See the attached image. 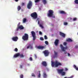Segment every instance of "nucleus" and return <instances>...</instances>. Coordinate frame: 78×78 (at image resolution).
Segmentation results:
<instances>
[{
  "mask_svg": "<svg viewBox=\"0 0 78 78\" xmlns=\"http://www.w3.org/2000/svg\"><path fill=\"white\" fill-rule=\"evenodd\" d=\"M78 46L76 45V46H75V48H78Z\"/></svg>",
  "mask_w": 78,
  "mask_h": 78,
  "instance_id": "obj_45",
  "label": "nucleus"
},
{
  "mask_svg": "<svg viewBox=\"0 0 78 78\" xmlns=\"http://www.w3.org/2000/svg\"><path fill=\"white\" fill-rule=\"evenodd\" d=\"M39 26L40 27L42 28H44V27H43V26L41 24H40Z\"/></svg>",
  "mask_w": 78,
  "mask_h": 78,
  "instance_id": "obj_33",
  "label": "nucleus"
},
{
  "mask_svg": "<svg viewBox=\"0 0 78 78\" xmlns=\"http://www.w3.org/2000/svg\"><path fill=\"white\" fill-rule=\"evenodd\" d=\"M73 76H71L70 77H69V78H73Z\"/></svg>",
  "mask_w": 78,
  "mask_h": 78,
  "instance_id": "obj_49",
  "label": "nucleus"
},
{
  "mask_svg": "<svg viewBox=\"0 0 78 78\" xmlns=\"http://www.w3.org/2000/svg\"><path fill=\"white\" fill-rule=\"evenodd\" d=\"M51 26L53 27V26H54V24H52Z\"/></svg>",
  "mask_w": 78,
  "mask_h": 78,
  "instance_id": "obj_55",
  "label": "nucleus"
},
{
  "mask_svg": "<svg viewBox=\"0 0 78 78\" xmlns=\"http://www.w3.org/2000/svg\"><path fill=\"white\" fill-rule=\"evenodd\" d=\"M64 78H69V77L68 78H67L66 77H65Z\"/></svg>",
  "mask_w": 78,
  "mask_h": 78,
  "instance_id": "obj_56",
  "label": "nucleus"
},
{
  "mask_svg": "<svg viewBox=\"0 0 78 78\" xmlns=\"http://www.w3.org/2000/svg\"><path fill=\"white\" fill-rule=\"evenodd\" d=\"M55 55H54V58H57L58 57V53L56 51H54Z\"/></svg>",
  "mask_w": 78,
  "mask_h": 78,
  "instance_id": "obj_14",
  "label": "nucleus"
},
{
  "mask_svg": "<svg viewBox=\"0 0 78 78\" xmlns=\"http://www.w3.org/2000/svg\"><path fill=\"white\" fill-rule=\"evenodd\" d=\"M60 35L62 36V37H64L66 36V34L62 32H60Z\"/></svg>",
  "mask_w": 78,
  "mask_h": 78,
  "instance_id": "obj_16",
  "label": "nucleus"
},
{
  "mask_svg": "<svg viewBox=\"0 0 78 78\" xmlns=\"http://www.w3.org/2000/svg\"><path fill=\"white\" fill-rule=\"evenodd\" d=\"M41 0H35V3H37L39 2Z\"/></svg>",
  "mask_w": 78,
  "mask_h": 78,
  "instance_id": "obj_29",
  "label": "nucleus"
},
{
  "mask_svg": "<svg viewBox=\"0 0 78 78\" xmlns=\"http://www.w3.org/2000/svg\"><path fill=\"white\" fill-rule=\"evenodd\" d=\"M59 42V40L58 39H56L55 41L54 42V44L56 46H57L58 45V43Z\"/></svg>",
  "mask_w": 78,
  "mask_h": 78,
  "instance_id": "obj_11",
  "label": "nucleus"
},
{
  "mask_svg": "<svg viewBox=\"0 0 78 78\" xmlns=\"http://www.w3.org/2000/svg\"><path fill=\"white\" fill-rule=\"evenodd\" d=\"M31 16L34 19H36L37 18V14L36 12H34L31 14Z\"/></svg>",
  "mask_w": 78,
  "mask_h": 78,
  "instance_id": "obj_3",
  "label": "nucleus"
},
{
  "mask_svg": "<svg viewBox=\"0 0 78 78\" xmlns=\"http://www.w3.org/2000/svg\"><path fill=\"white\" fill-rule=\"evenodd\" d=\"M19 0H15V2H17Z\"/></svg>",
  "mask_w": 78,
  "mask_h": 78,
  "instance_id": "obj_53",
  "label": "nucleus"
},
{
  "mask_svg": "<svg viewBox=\"0 0 78 78\" xmlns=\"http://www.w3.org/2000/svg\"><path fill=\"white\" fill-rule=\"evenodd\" d=\"M25 5V3H22V6H24Z\"/></svg>",
  "mask_w": 78,
  "mask_h": 78,
  "instance_id": "obj_46",
  "label": "nucleus"
},
{
  "mask_svg": "<svg viewBox=\"0 0 78 78\" xmlns=\"http://www.w3.org/2000/svg\"><path fill=\"white\" fill-rule=\"evenodd\" d=\"M42 2L44 5H45V4H47V3L46 0H43Z\"/></svg>",
  "mask_w": 78,
  "mask_h": 78,
  "instance_id": "obj_21",
  "label": "nucleus"
},
{
  "mask_svg": "<svg viewBox=\"0 0 78 78\" xmlns=\"http://www.w3.org/2000/svg\"><path fill=\"white\" fill-rule=\"evenodd\" d=\"M73 67H74V68L75 69H76V70H78V68H77L76 67V65H73Z\"/></svg>",
  "mask_w": 78,
  "mask_h": 78,
  "instance_id": "obj_22",
  "label": "nucleus"
},
{
  "mask_svg": "<svg viewBox=\"0 0 78 78\" xmlns=\"http://www.w3.org/2000/svg\"><path fill=\"white\" fill-rule=\"evenodd\" d=\"M17 9H18V11H20V9H21V7H20V6H18L17 7Z\"/></svg>",
  "mask_w": 78,
  "mask_h": 78,
  "instance_id": "obj_25",
  "label": "nucleus"
},
{
  "mask_svg": "<svg viewBox=\"0 0 78 78\" xmlns=\"http://www.w3.org/2000/svg\"><path fill=\"white\" fill-rule=\"evenodd\" d=\"M44 38L45 39H47L48 38H47V36L45 35L44 36Z\"/></svg>",
  "mask_w": 78,
  "mask_h": 78,
  "instance_id": "obj_37",
  "label": "nucleus"
},
{
  "mask_svg": "<svg viewBox=\"0 0 78 78\" xmlns=\"http://www.w3.org/2000/svg\"><path fill=\"white\" fill-rule=\"evenodd\" d=\"M42 65L43 66H44L45 67H46L47 65V62H46L43 61L41 63Z\"/></svg>",
  "mask_w": 78,
  "mask_h": 78,
  "instance_id": "obj_12",
  "label": "nucleus"
},
{
  "mask_svg": "<svg viewBox=\"0 0 78 78\" xmlns=\"http://www.w3.org/2000/svg\"><path fill=\"white\" fill-rule=\"evenodd\" d=\"M19 29H20L19 27H18L17 28H16V31H18Z\"/></svg>",
  "mask_w": 78,
  "mask_h": 78,
  "instance_id": "obj_40",
  "label": "nucleus"
},
{
  "mask_svg": "<svg viewBox=\"0 0 78 78\" xmlns=\"http://www.w3.org/2000/svg\"><path fill=\"white\" fill-rule=\"evenodd\" d=\"M38 19H39L38 18V19H37V20H38Z\"/></svg>",
  "mask_w": 78,
  "mask_h": 78,
  "instance_id": "obj_57",
  "label": "nucleus"
},
{
  "mask_svg": "<svg viewBox=\"0 0 78 78\" xmlns=\"http://www.w3.org/2000/svg\"><path fill=\"white\" fill-rule=\"evenodd\" d=\"M43 76L44 78H47V75L46 74V73L45 72H44L43 73Z\"/></svg>",
  "mask_w": 78,
  "mask_h": 78,
  "instance_id": "obj_18",
  "label": "nucleus"
},
{
  "mask_svg": "<svg viewBox=\"0 0 78 78\" xmlns=\"http://www.w3.org/2000/svg\"><path fill=\"white\" fill-rule=\"evenodd\" d=\"M45 43L46 45H48V42L47 41H45Z\"/></svg>",
  "mask_w": 78,
  "mask_h": 78,
  "instance_id": "obj_30",
  "label": "nucleus"
},
{
  "mask_svg": "<svg viewBox=\"0 0 78 78\" xmlns=\"http://www.w3.org/2000/svg\"><path fill=\"white\" fill-rule=\"evenodd\" d=\"M60 13L62 14H66V12L64 11H60Z\"/></svg>",
  "mask_w": 78,
  "mask_h": 78,
  "instance_id": "obj_17",
  "label": "nucleus"
},
{
  "mask_svg": "<svg viewBox=\"0 0 78 78\" xmlns=\"http://www.w3.org/2000/svg\"><path fill=\"white\" fill-rule=\"evenodd\" d=\"M60 47L61 48L62 51H65V50H67V47H66L64 48V47H63V46H62V44H60Z\"/></svg>",
  "mask_w": 78,
  "mask_h": 78,
  "instance_id": "obj_8",
  "label": "nucleus"
},
{
  "mask_svg": "<svg viewBox=\"0 0 78 78\" xmlns=\"http://www.w3.org/2000/svg\"><path fill=\"white\" fill-rule=\"evenodd\" d=\"M73 41V40H72L70 38H68L67 40V42H71Z\"/></svg>",
  "mask_w": 78,
  "mask_h": 78,
  "instance_id": "obj_19",
  "label": "nucleus"
},
{
  "mask_svg": "<svg viewBox=\"0 0 78 78\" xmlns=\"http://www.w3.org/2000/svg\"><path fill=\"white\" fill-rule=\"evenodd\" d=\"M41 71H39V74L38 75V78H40V77H41Z\"/></svg>",
  "mask_w": 78,
  "mask_h": 78,
  "instance_id": "obj_26",
  "label": "nucleus"
},
{
  "mask_svg": "<svg viewBox=\"0 0 78 78\" xmlns=\"http://www.w3.org/2000/svg\"><path fill=\"white\" fill-rule=\"evenodd\" d=\"M20 78H23V74H21L20 75Z\"/></svg>",
  "mask_w": 78,
  "mask_h": 78,
  "instance_id": "obj_32",
  "label": "nucleus"
},
{
  "mask_svg": "<svg viewBox=\"0 0 78 78\" xmlns=\"http://www.w3.org/2000/svg\"><path fill=\"white\" fill-rule=\"evenodd\" d=\"M30 47L31 49H33V46H31L30 44Z\"/></svg>",
  "mask_w": 78,
  "mask_h": 78,
  "instance_id": "obj_39",
  "label": "nucleus"
},
{
  "mask_svg": "<svg viewBox=\"0 0 78 78\" xmlns=\"http://www.w3.org/2000/svg\"><path fill=\"white\" fill-rule=\"evenodd\" d=\"M31 34L33 37V40L35 41L36 40V33L34 31H32L31 32Z\"/></svg>",
  "mask_w": 78,
  "mask_h": 78,
  "instance_id": "obj_7",
  "label": "nucleus"
},
{
  "mask_svg": "<svg viewBox=\"0 0 78 78\" xmlns=\"http://www.w3.org/2000/svg\"><path fill=\"white\" fill-rule=\"evenodd\" d=\"M37 48L38 49H44V48H45V47L42 46H37Z\"/></svg>",
  "mask_w": 78,
  "mask_h": 78,
  "instance_id": "obj_13",
  "label": "nucleus"
},
{
  "mask_svg": "<svg viewBox=\"0 0 78 78\" xmlns=\"http://www.w3.org/2000/svg\"><path fill=\"white\" fill-rule=\"evenodd\" d=\"M32 57H30V61H32Z\"/></svg>",
  "mask_w": 78,
  "mask_h": 78,
  "instance_id": "obj_44",
  "label": "nucleus"
},
{
  "mask_svg": "<svg viewBox=\"0 0 78 78\" xmlns=\"http://www.w3.org/2000/svg\"><path fill=\"white\" fill-rule=\"evenodd\" d=\"M70 54L69 53H68V56H70Z\"/></svg>",
  "mask_w": 78,
  "mask_h": 78,
  "instance_id": "obj_51",
  "label": "nucleus"
},
{
  "mask_svg": "<svg viewBox=\"0 0 78 78\" xmlns=\"http://www.w3.org/2000/svg\"><path fill=\"white\" fill-rule=\"evenodd\" d=\"M43 53H44L45 56H48L49 53V52H48V51L45 50L43 51Z\"/></svg>",
  "mask_w": 78,
  "mask_h": 78,
  "instance_id": "obj_9",
  "label": "nucleus"
},
{
  "mask_svg": "<svg viewBox=\"0 0 78 78\" xmlns=\"http://www.w3.org/2000/svg\"><path fill=\"white\" fill-rule=\"evenodd\" d=\"M77 20V18H73V21H75Z\"/></svg>",
  "mask_w": 78,
  "mask_h": 78,
  "instance_id": "obj_34",
  "label": "nucleus"
},
{
  "mask_svg": "<svg viewBox=\"0 0 78 78\" xmlns=\"http://www.w3.org/2000/svg\"><path fill=\"white\" fill-rule=\"evenodd\" d=\"M22 39L23 41H28V35L27 34H25L22 37Z\"/></svg>",
  "mask_w": 78,
  "mask_h": 78,
  "instance_id": "obj_4",
  "label": "nucleus"
},
{
  "mask_svg": "<svg viewBox=\"0 0 78 78\" xmlns=\"http://www.w3.org/2000/svg\"><path fill=\"white\" fill-rule=\"evenodd\" d=\"M63 45L65 46L67 45V43L64 42L63 43Z\"/></svg>",
  "mask_w": 78,
  "mask_h": 78,
  "instance_id": "obj_38",
  "label": "nucleus"
},
{
  "mask_svg": "<svg viewBox=\"0 0 78 78\" xmlns=\"http://www.w3.org/2000/svg\"><path fill=\"white\" fill-rule=\"evenodd\" d=\"M19 27L20 30H23L24 29V27H23V26L22 25H21Z\"/></svg>",
  "mask_w": 78,
  "mask_h": 78,
  "instance_id": "obj_20",
  "label": "nucleus"
},
{
  "mask_svg": "<svg viewBox=\"0 0 78 78\" xmlns=\"http://www.w3.org/2000/svg\"><path fill=\"white\" fill-rule=\"evenodd\" d=\"M14 51H15L17 52V51H18V49H17V48H16L15 50H14Z\"/></svg>",
  "mask_w": 78,
  "mask_h": 78,
  "instance_id": "obj_31",
  "label": "nucleus"
},
{
  "mask_svg": "<svg viewBox=\"0 0 78 78\" xmlns=\"http://www.w3.org/2000/svg\"><path fill=\"white\" fill-rule=\"evenodd\" d=\"M77 34H78V33H77Z\"/></svg>",
  "mask_w": 78,
  "mask_h": 78,
  "instance_id": "obj_58",
  "label": "nucleus"
},
{
  "mask_svg": "<svg viewBox=\"0 0 78 78\" xmlns=\"http://www.w3.org/2000/svg\"><path fill=\"white\" fill-rule=\"evenodd\" d=\"M20 69H22V66L20 65Z\"/></svg>",
  "mask_w": 78,
  "mask_h": 78,
  "instance_id": "obj_47",
  "label": "nucleus"
},
{
  "mask_svg": "<svg viewBox=\"0 0 78 78\" xmlns=\"http://www.w3.org/2000/svg\"><path fill=\"white\" fill-rule=\"evenodd\" d=\"M19 56H20V58H23V57H24V55L22 54H20V55H19Z\"/></svg>",
  "mask_w": 78,
  "mask_h": 78,
  "instance_id": "obj_23",
  "label": "nucleus"
},
{
  "mask_svg": "<svg viewBox=\"0 0 78 78\" xmlns=\"http://www.w3.org/2000/svg\"><path fill=\"white\" fill-rule=\"evenodd\" d=\"M64 51V54H66L67 53V52L66 51Z\"/></svg>",
  "mask_w": 78,
  "mask_h": 78,
  "instance_id": "obj_48",
  "label": "nucleus"
},
{
  "mask_svg": "<svg viewBox=\"0 0 78 78\" xmlns=\"http://www.w3.org/2000/svg\"><path fill=\"white\" fill-rule=\"evenodd\" d=\"M18 39L19 38L17 37H14L12 38V41H14L15 42L17 41Z\"/></svg>",
  "mask_w": 78,
  "mask_h": 78,
  "instance_id": "obj_10",
  "label": "nucleus"
},
{
  "mask_svg": "<svg viewBox=\"0 0 78 78\" xmlns=\"http://www.w3.org/2000/svg\"><path fill=\"white\" fill-rule=\"evenodd\" d=\"M33 5V3H32V2L31 1H30L27 4V7L28 9H30L32 7V5Z\"/></svg>",
  "mask_w": 78,
  "mask_h": 78,
  "instance_id": "obj_6",
  "label": "nucleus"
},
{
  "mask_svg": "<svg viewBox=\"0 0 78 78\" xmlns=\"http://www.w3.org/2000/svg\"><path fill=\"white\" fill-rule=\"evenodd\" d=\"M53 10H50L48 11V13H47V16L49 17H52L53 18H55V16L53 15Z\"/></svg>",
  "mask_w": 78,
  "mask_h": 78,
  "instance_id": "obj_2",
  "label": "nucleus"
},
{
  "mask_svg": "<svg viewBox=\"0 0 78 78\" xmlns=\"http://www.w3.org/2000/svg\"><path fill=\"white\" fill-rule=\"evenodd\" d=\"M20 23H19L18 24L17 27H19L20 26Z\"/></svg>",
  "mask_w": 78,
  "mask_h": 78,
  "instance_id": "obj_41",
  "label": "nucleus"
},
{
  "mask_svg": "<svg viewBox=\"0 0 78 78\" xmlns=\"http://www.w3.org/2000/svg\"><path fill=\"white\" fill-rule=\"evenodd\" d=\"M63 71H64L63 69L58 70V72L60 74H61L62 76H64V75H66V73L64 72H63Z\"/></svg>",
  "mask_w": 78,
  "mask_h": 78,
  "instance_id": "obj_5",
  "label": "nucleus"
},
{
  "mask_svg": "<svg viewBox=\"0 0 78 78\" xmlns=\"http://www.w3.org/2000/svg\"><path fill=\"white\" fill-rule=\"evenodd\" d=\"M74 2L75 4H78V0H75Z\"/></svg>",
  "mask_w": 78,
  "mask_h": 78,
  "instance_id": "obj_27",
  "label": "nucleus"
},
{
  "mask_svg": "<svg viewBox=\"0 0 78 78\" xmlns=\"http://www.w3.org/2000/svg\"><path fill=\"white\" fill-rule=\"evenodd\" d=\"M31 76H33V77H35L36 76L35 75H34V73H32L31 74Z\"/></svg>",
  "mask_w": 78,
  "mask_h": 78,
  "instance_id": "obj_28",
  "label": "nucleus"
},
{
  "mask_svg": "<svg viewBox=\"0 0 78 78\" xmlns=\"http://www.w3.org/2000/svg\"><path fill=\"white\" fill-rule=\"evenodd\" d=\"M64 25H67L68 24L66 22H64Z\"/></svg>",
  "mask_w": 78,
  "mask_h": 78,
  "instance_id": "obj_35",
  "label": "nucleus"
},
{
  "mask_svg": "<svg viewBox=\"0 0 78 78\" xmlns=\"http://www.w3.org/2000/svg\"><path fill=\"white\" fill-rule=\"evenodd\" d=\"M38 24H39V23H40V21H38Z\"/></svg>",
  "mask_w": 78,
  "mask_h": 78,
  "instance_id": "obj_54",
  "label": "nucleus"
},
{
  "mask_svg": "<svg viewBox=\"0 0 78 78\" xmlns=\"http://www.w3.org/2000/svg\"><path fill=\"white\" fill-rule=\"evenodd\" d=\"M65 71H67V70H68V69L67 68H65Z\"/></svg>",
  "mask_w": 78,
  "mask_h": 78,
  "instance_id": "obj_43",
  "label": "nucleus"
},
{
  "mask_svg": "<svg viewBox=\"0 0 78 78\" xmlns=\"http://www.w3.org/2000/svg\"><path fill=\"white\" fill-rule=\"evenodd\" d=\"M27 21V19L26 18H24L23 20V23H25Z\"/></svg>",
  "mask_w": 78,
  "mask_h": 78,
  "instance_id": "obj_24",
  "label": "nucleus"
},
{
  "mask_svg": "<svg viewBox=\"0 0 78 78\" xmlns=\"http://www.w3.org/2000/svg\"><path fill=\"white\" fill-rule=\"evenodd\" d=\"M34 56H35V58H37V56L36 55V54L34 55Z\"/></svg>",
  "mask_w": 78,
  "mask_h": 78,
  "instance_id": "obj_52",
  "label": "nucleus"
},
{
  "mask_svg": "<svg viewBox=\"0 0 78 78\" xmlns=\"http://www.w3.org/2000/svg\"><path fill=\"white\" fill-rule=\"evenodd\" d=\"M20 54L19 53H18L17 54H16L15 55H14V58H17L18 57V56H19Z\"/></svg>",
  "mask_w": 78,
  "mask_h": 78,
  "instance_id": "obj_15",
  "label": "nucleus"
},
{
  "mask_svg": "<svg viewBox=\"0 0 78 78\" xmlns=\"http://www.w3.org/2000/svg\"><path fill=\"white\" fill-rule=\"evenodd\" d=\"M51 65L52 67L55 66V67H58L59 66H62V64H61V63L58 62V61H56L55 62H52Z\"/></svg>",
  "mask_w": 78,
  "mask_h": 78,
  "instance_id": "obj_1",
  "label": "nucleus"
},
{
  "mask_svg": "<svg viewBox=\"0 0 78 78\" xmlns=\"http://www.w3.org/2000/svg\"><path fill=\"white\" fill-rule=\"evenodd\" d=\"M30 45H29V46L27 47V49H28L29 48H30Z\"/></svg>",
  "mask_w": 78,
  "mask_h": 78,
  "instance_id": "obj_50",
  "label": "nucleus"
},
{
  "mask_svg": "<svg viewBox=\"0 0 78 78\" xmlns=\"http://www.w3.org/2000/svg\"><path fill=\"white\" fill-rule=\"evenodd\" d=\"M40 39L41 41H44V38L42 37H40Z\"/></svg>",
  "mask_w": 78,
  "mask_h": 78,
  "instance_id": "obj_36",
  "label": "nucleus"
},
{
  "mask_svg": "<svg viewBox=\"0 0 78 78\" xmlns=\"http://www.w3.org/2000/svg\"><path fill=\"white\" fill-rule=\"evenodd\" d=\"M39 34H40V35H41V34H42V32H41V31H39Z\"/></svg>",
  "mask_w": 78,
  "mask_h": 78,
  "instance_id": "obj_42",
  "label": "nucleus"
}]
</instances>
